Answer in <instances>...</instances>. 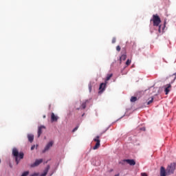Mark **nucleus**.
I'll return each instance as SVG.
<instances>
[{
	"label": "nucleus",
	"mask_w": 176,
	"mask_h": 176,
	"mask_svg": "<svg viewBox=\"0 0 176 176\" xmlns=\"http://www.w3.org/2000/svg\"><path fill=\"white\" fill-rule=\"evenodd\" d=\"M12 155L15 158V162L16 164H19V163H20V160L24 159V153H19V150L16 148H14L12 149Z\"/></svg>",
	"instance_id": "nucleus-1"
},
{
	"label": "nucleus",
	"mask_w": 176,
	"mask_h": 176,
	"mask_svg": "<svg viewBox=\"0 0 176 176\" xmlns=\"http://www.w3.org/2000/svg\"><path fill=\"white\" fill-rule=\"evenodd\" d=\"M151 21H153L154 27H159L160 23H162V20H160V17L157 14H153Z\"/></svg>",
	"instance_id": "nucleus-2"
},
{
	"label": "nucleus",
	"mask_w": 176,
	"mask_h": 176,
	"mask_svg": "<svg viewBox=\"0 0 176 176\" xmlns=\"http://www.w3.org/2000/svg\"><path fill=\"white\" fill-rule=\"evenodd\" d=\"M175 170V163L170 164L166 169V175H170L174 174V170Z\"/></svg>",
	"instance_id": "nucleus-3"
},
{
	"label": "nucleus",
	"mask_w": 176,
	"mask_h": 176,
	"mask_svg": "<svg viewBox=\"0 0 176 176\" xmlns=\"http://www.w3.org/2000/svg\"><path fill=\"white\" fill-rule=\"evenodd\" d=\"M94 141L96 143L95 146H94L93 149L94 151H96V149H98V148H100V146H101V140H100V136H96L94 139Z\"/></svg>",
	"instance_id": "nucleus-4"
},
{
	"label": "nucleus",
	"mask_w": 176,
	"mask_h": 176,
	"mask_svg": "<svg viewBox=\"0 0 176 176\" xmlns=\"http://www.w3.org/2000/svg\"><path fill=\"white\" fill-rule=\"evenodd\" d=\"M53 141L50 142L45 147L44 150L43 151V153H45L49 151L53 146Z\"/></svg>",
	"instance_id": "nucleus-5"
},
{
	"label": "nucleus",
	"mask_w": 176,
	"mask_h": 176,
	"mask_svg": "<svg viewBox=\"0 0 176 176\" xmlns=\"http://www.w3.org/2000/svg\"><path fill=\"white\" fill-rule=\"evenodd\" d=\"M43 162V159H40V160H36L35 162L31 164V167H37V166H39V164H41V163H42Z\"/></svg>",
	"instance_id": "nucleus-6"
},
{
	"label": "nucleus",
	"mask_w": 176,
	"mask_h": 176,
	"mask_svg": "<svg viewBox=\"0 0 176 176\" xmlns=\"http://www.w3.org/2000/svg\"><path fill=\"white\" fill-rule=\"evenodd\" d=\"M46 129V126H43V125H41L40 126H38V137H41V135L43 133V131L42 130H45Z\"/></svg>",
	"instance_id": "nucleus-7"
},
{
	"label": "nucleus",
	"mask_w": 176,
	"mask_h": 176,
	"mask_svg": "<svg viewBox=\"0 0 176 176\" xmlns=\"http://www.w3.org/2000/svg\"><path fill=\"white\" fill-rule=\"evenodd\" d=\"M58 120V116H56L54 113H51V122H57Z\"/></svg>",
	"instance_id": "nucleus-8"
},
{
	"label": "nucleus",
	"mask_w": 176,
	"mask_h": 176,
	"mask_svg": "<svg viewBox=\"0 0 176 176\" xmlns=\"http://www.w3.org/2000/svg\"><path fill=\"white\" fill-rule=\"evenodd\" d=\"M124 162H126L130 166H135V161L134 160H124Z\"/></svg>",
	"instance_id": "nucleus-9"
},
{
	"label": "nucleus",
	"mask_w": 176,
	"mask_h": 176,
	"mask_svg": "<svg viewBox=\"0 0 176 176\" xmlns=\"http://www.w3.org/2000/svg\"><path fill=\"white\" fill-rule=\"evenodd\" d=\"M167 175V172H166V169L164 167L162 166L160 168V176H166Z\"/></svg>",
	"instance_id": "nucleus-10"
},
{
	"label": "nucleus",
	"mask_w": 176,
	"mask_h": 176,
	"mask_svg": "<svg viewBox=\"0 0 176 176\" xmlns=\"http://www.w3.org/2000/svg\"><path fill=\"white\" fill-rule=\"evenodd\" d=\"M127 58V55L126 54V51H124V54L120 57V61H124Z\"/></svg>",
	"instance_id": "nucleus-11"
},
{
	"label": "nucleus",
	"mask_w": 176,
	"mask_h": 176,
	"mask_svg": "<svg viewBox=\"0 0 176 176\" xmlns=\"http://www.w3.org/2000/svg\"><path fill=\"white\" fill-rule=\"evenodd\" d=\"M105 86H107V83H101L99 87L100 91H104L105 90Z\"/></svg>",
	"instance_id": "nucleus-12"
},
{
	"label": "nucleus",
	"mask_w": 176,
	"mask_h": 176,
	"mask_svg": "<svg viewBox=\"0 0 176 176\" xmlns=\"http://www.w3.org/2000/svg\"><path fill=\"white\" fill-rule=\"evenodd\" d=\"M50 169V166H47V168L45 169L43 174H41V176H46L47 175V173H49V170Z\"/></svg>",
	"instance_id": "nucleus-13"
},
{
	"label": "nucleus",
	"mask_w": 176,
	"mask_h": 176,
	"mask_svg": "<svg viewBox=\"0 0 176 176\" xmlns=\"http://www.w3.org/2000/svg\"><path fill=\"white\" fill-rule=\"evenodd\" d=\"M167 87L165 88V93L166 94H168L170 93V89H171V85L168 84L166 85Z\"/></svg>",
	"instance_id": "nucleus-14"
},
{
	"label": "nucleus",
	"mask_w": 176,
	"mask_h": 176,
	"mask_svg": "<svg viewBox=\"0 0 176 176\" xmlns=\"http://www.w3.org/2000/svg\"><path fill=\"white\" fill-rule=\"evenodd\" d=\"M28 139L29 142H32L34 141V135L28 134Z\"/></svg>",
	"instance_id": "nucleus-15"
},
{
	"label": "nucleus",
	"mask_w": 176,
	"mask_h": 176,
	"mask_svg": "<svg viewBox=\"0 0 176 176\" xmlns=\"http://www.w3.org/2000/svg\"><path fill=\"white\" fill-rule=\"evenodd\" d=\"M112 76H113V74H107V76L106 78V82H107L108 80H109L111 79V78H112Z\"/></svg>",
	"instance_id": "nucleus-16"
},
{
	"label": "nucleus",
	"mask_w": 176,
	"mask_h": 176,
	"mask_svg": "<svg viewBox=\"0 0 176 176\" xmlns=\"http://www.w3.org/2000/svg\"><path fill=\"white\" fill-rule=\"evenodd\" d=\"M135 101H137V97L135 96H132L131 98V102H135Z\"/></svg>",
	"instance_id": "nucleus-17"
},
{
	"label": "nucleus",
	"mask_w": 176,
	"mask_h": 176,
	"mask_svg": "<svg viewBox=\"0 0 176 176\" xmlns=\"http://www.w3.org/2000/svg\"><path fill=\"white\" fill-rule=\"evenodd\" d=\"M153 102V98H151V100L147 102V105H150V104H152Z\"/></svg>",
	"instance_id": "nucleus-18"
},
{
	"label": "nucleus",
	"mask_w": 176,
	"mask_h": 176,
	"mask_svg": "<svg viewBox=\"0 0 176 176\" xmlns=\"http://www.w3.org/2000/svg\"><path fill=\"white\" fill-rule=\"evenodd\" d=\"M131 64V60L128 59L126 62V65L129 66Z\"/></svg>",
	"instance_id": "nucleus-19"
},
{
	"label": "nucleus",
	"mask_w": 176,
	"mask_h": 176,
	"mask_svg": "<svg viewBox=\"0 0 176 176\" xmlns=\"http://www.w3.org/2000/svg\"><path fill=\"white\" fill-rule=\"evenodd\" d=\"M28 174H30V172H29V171H25V172H24V173L21 175V176H27V175H28Z\"/></svg>",
	"instance_id": "nucleus-20"
},
{
	"label": "nucleus",
	"mask_w": 176,
	"mask_h": 176,
	"mask_svg": "<svg viewBox=\"0 0 176 176\" xmlns=\"http://www.w3.org/2000/svg\"><path fill=\"white\" fill-rule=\"evenodd\" d=\"M81 107L82 108V109H85V108H86V102L82 103Z\"/></svg>",
	"instance_id": "nucleus-21"
},
{
	"label": "nucleus",
	"mask_w": 176,
	"mask_h": 176,
	"mask_svg": "<svg viewBox=\"0 0 176 176\" xmlns=\"http://www.w3.org/2000/svg\"><path fill=\"white\" fill-rule=\"evenodd\" d=\"M78 129H79V126H76V127L73 129L72 132H73V133H75V131H76V130H78Z\"/></svg>",
	"instance_id": "nucleus-22"
},
{
	"label": "nucleus",
	"mask_w": 176,
	"mask_h": 176,
	"mask_svg": "<svg viewBox=\"0 0 176 176\" xmlns=\"http://www.w3.org/2000/svg\"><path fill=\"white\" fill-rule=\"evenodd\" d=\"M112 43H116V38L113 37L112 38Z\"/></svg>",
	"instance_id": "nucleus-23"
},
{
	"label": "nucleus",
	"mask_w": 176,
	"mask_h": 176,
	"mask_svg": "<svg viewBox=\"0 0 176 176\" xmlns=\"http://www.w3.org/2000/svg\"><path fill=\"white\" fill-rule=\"evenodd\" d=\"M88 87H89V91H91V83H89V84L88 85Z\"/></svg>",
	"instance_id": "nucleus-24"
},
{
	"label": "nucleus",
	"mask_w": 176,
	"mask_h": 176,
	"mask_svg": "<svg viewBox=\"0 0 176 176\" xmlns=\"http://www.w3.org/2000/svg\"><path fill=\"white\" fill-rule=\"evenodd\" d=\"M120 47L119 46V45H118L117 47H116V50H117V52H120Z\"/></svg>",
	"instance_id": "nucleus-25"
},
{
	"label": "nucleus",
	"mask_w": 176,
	"mask_h": 176,
	"mask_svg": "<svg viewBox=\"0 0 176 176\" xmlns=\"http://www.w3.org/2000/svg\"><path fill=\"white\" fill-rule=\"evenodd\" d=\"M158 32L160 33L162 32V25L159 26Z\"/></svg>",
	"instance_id": "nucleus-26"
},
{
	"label": "nucleus",
	"mask_w": 176,
	"mask_h": 176,
	"mask_svg": "<svg viewBox=\"0 0 176 176\" xmlns=\"http://www.w3.org/2000/svg\"><path fill=\"white\" fill-rule=\"evenodd\" d=\"M141 175H142V176H148V175H146V173H142L141 174Z\"/></svg>",
	"instance_id": "nucleus-27"
},
{
	"label": "nucleus",
	"mask_w": 176,
	"mask_h": 176,
	"mask_svg": "<svg viewBox=\"0 0 176 176\" xmlns=\"http://www.w3.org/2000/svg\"><path fill=\"white\" fill-rule=\"evenodd\" d=\"M34 149H35V145H34L31 147V151H34Z\"/></svg>",
	"instance_id": "nucleus-28"
},
{
	"label": "nucleus",
	"mask_w": 176,
	"mask_h": 176,
	"mask_svg": "<svg viewBox=\"0 0 176 176\" xmlns=\"http://www.w3.org/2000/svg\"><path fill=\"white\" fill-rule=\"evenodd\" d=\"M93 164H94V166H98V164H97L96 163H94V162H92Z\"/></svg>",
	"instance_id": "nucleus-29"
},
{
	"label": "nucleus",
	"mask_w": 176,
	"mask_h": 176,
	"mask_svg": "<svg viewBox=\"0 0 176 176\" xmlns=\"http://www.w3.org/2000/svg\"><path fill=\"white\" fill-rule=\"evenodd\" d=\"M114 176H120V174H116Z\"/></svg>",
	"instance_id": "nucleus-30"
},
{
	"label": "nucleus",
	"mask_w": 176,
	"mask_h": 176,
	"mask_svg": "<svg viewBox=\"0 0 176 176\" xmlns=\"http://www.w3.org/2000/svg\"><path fill=\"white\" fill-rule=\"evenodd\" d=\"M45 118H46V116H43V118L45 119Z\"/></svg>",
	"instance_id": "nucleus-31"
},
{
	"label": "nucleus",
	"mask_w": 176,
	"mask_h": 176,
	"mask_svg": "<svg viewBox=\"0 0 176 176\" xmlns=\"http://www.w3.org/2000/svg\"><path fill=\"white\" fill-rule=\"evenodd\" d=\"M173 75H175V76H176V73H175Z\"/></svg>",
	"instance_id": "nucleus-32"
},
{
	"label": "nucleus",
	"mask_w": 176,
	"mask_h": 176,
	"mask_svg": "<svg viewBox=\"0 0 176 176\" xmlns=\"http://www.w3.org/2000/svg\"><path fill=\"white\" fill-rule=\"evenodd\" d=\"M162 30H164V28H162Z\"/></svg>",
	"instance_id": "nucleus-33"
}]
</instances>
